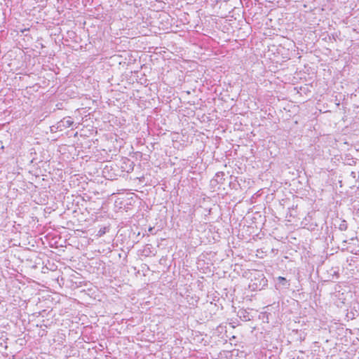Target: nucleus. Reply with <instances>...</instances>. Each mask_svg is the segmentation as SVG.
Masks as SVG:
<instances>
[{
  "label": "nucleus",
  "mask_w": 359,
  "mask_h": 359,
  "mask_svg": "<svg viewBox=\"0 0 359 359\" xmlns=\"http://www.w3.org/2000/svg\"><path fill=\"white\" fill-rule=\"evenodd\" d=\"M248 316H240V318L244 321L250 320V318H248Z\"/></svg>",
  "instance_id": "f257e3e1"
},
{
  "label": "nucleus",
  "mask_w": 359,
  "mask_h": 359,
  "mask_svg": "<svg viewBox=\"0 0 359 359\" xmlns=\"http://www.w3.org/2000/svg\"><path fill=\"white\" fill-rule=\"evenodd\" d=\"M278 280H279L280 283H284L286 281V279L282 276H279L278 278Z\"/></svg>",
  "instance_id": "f03ea898"
},
{
  "label": "nucleus",
  "mask_w": 359,
  "mask_h": 359,
  "mask_svg": "<svg viewBox=\"0 0 359 359\" xmlns=\"http://www.w3.org/2000/svg\"><path fill=\"white\" fill-rule=\"evenodd\" d=\"M263 317L264 318L265 316H263ZM266 318H268V315H266Z\"/></svg>",
  "instance_id": "7ed1b4c3"
}]
</instances>
